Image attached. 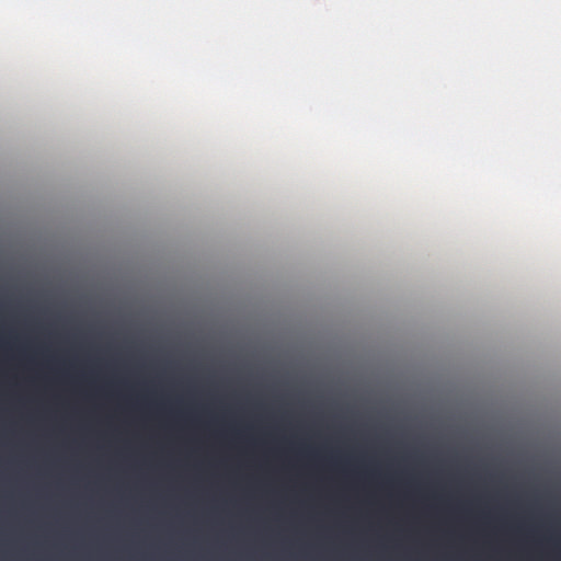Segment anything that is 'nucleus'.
I'll use <instances>...</instances> for the list:
<instances>
[{
	"instance_id": "3",
	"label": "nucleus",
	"mask_w": 561,
	"mask_h": 561,
	"mask_svg": "<svg viewBox=\"0 0 561 561\" xmlns=\"http://www.w3.org/2000/svg\"><path fill=\"white\" fill-rule=\"evenodd\" d=\"M247 369L249 370V369H250V366H247Z\"/></svg>"
},
{
	"instance_id": "1",
	"label": "nucleus",
	"mask_w": 561,
	"mask_h": 561,
	"mask_svg": "<svg viewBox=\"0 0 561 561\" xmlns=\"http://www.w3.org/2000/svg\"><path fill=\"white\" fill-rule=\"evenodd\" d=\"M249 442H250V436L248 435V443H249ZM247 491H248V493H249L250 491H254V490L252 489V480H251V476H250V471H249V470H248V488H247Z\"/></svg>"
},
{
	"instance_id": "2",
	"label": "nucleus",
	"mask_w": 561,
	"mask_h": 561,
	"mask_svg": "<svg viewBox=\"0 0 561 561\" xmlns=\"http://www.w3.org/2000/svg\"><path fill=\"white\" fill-rule=\"evenodd\" d=\"M208 462H209V465L214 466L216 462L215 456L211 455V457H209V459H208Z\"/></svg>"
}]
</instances>
